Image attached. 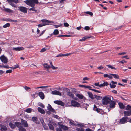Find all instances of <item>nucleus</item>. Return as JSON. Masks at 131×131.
<instances>
[{
  "mask_svg": "<svg viewBox=\"0 0 131 131\" xmlns=\"http://www.w3.org/2000/svg\"><path fill=\"white\" fill-rule=\"evenodd\" d=\"M112 92L115 94H117V91L115 90H113L112 91Z\"/></svg>",
  "mask_w": 131,
  "mask_h": 131,
  "instance_id": "nucleus-64",
  "label": "nucleus"
},
{
  "mask_svg": "<svg viewBox=\"0 0 131 131\" xmlns=\"http://www.w3.org/2000/svg\"><path fill=\"white\" fill-rule=\"evenodd\" d=\"M4 10L6 12H8L9 13L11 12L12 11V10L10 9L9 8H4Z\"/></svg>",
  "mask_w": 131,
  "mask_h": 131,
  "instance_id": "nucleus-37",
  "label": "nucleus"
},
{
  "mask_svg": "<svg viewBox=\"0 0 131 131\" xmlns=\"http://www.w3.org/2000/svg\"><path fill=\"white\" fill-rule=\"evenodd\" d=\"M89 79V78H88L87 77H85L83 79V80L84 81H85L88 80Z\"/></svg>",
  "mask_w": 131,
  "mask_h": 131,
  "instance_id": "nucleus-54",
  "label": "nucleus"
},
{
  "mask_svg": "<svg viewBox=\"0 0 131 131\" xmlns=\"http://www.w3.org/2000/svg\"><path fill=\"white\" fill-rule=\"evenodd\" d=\"M92 90L94 91V92H96L99 93H101V92L99 90H97L95 89H92Z\"/></svg>",
  "mask_w": 131,
  "mask_h": 131,
  "instance_id": "nucleus-47",
  "label": "nucleus"
},
{
  "mask_svg": "<svg viewBox=\"0 0 131 131\" xmlns=\"http://www.w3.org/2000/svg\"><path fill=\"white\" fill-rule=\"evenodd\" d=\"M119 105L120 108L123 109L124 108V105L122 103H119Z\"/></svg>",
  "mask_w": 131,
  "mask_h": 131,
  "instance_id": "nucleus-30",
  "label": "nucleus"
},
{
  "mask_svg": "<svg viewBox=\"0 0 131 131\" xmlns=\"http://www.w3.org/2000/svg\"><path fill=\"white\" fill-rule=\"evenodd\" d=\"M79 86L80 87H84L85 88H86V86H85V85H79Z\"/></svg>",
  "mask_w": 131,
  "mask_h": 131,
  "instance_id": "nucleus-60",
  "label": "nucleus"
},
{
  "mask_svg": "<svg viewBox=\"0 0 131 131\" xmlns=\"http://www.w3.org/2000/svg\"><path fill=\"white\" fill-rule=\"evenodd\" d=\"M51 111H47L46 112V113L50 115L51 114Z\"/></svg>",
  "mask_w": 131,
  "mask_h": 131,
  "instance_id": "nucleus-62",
  "label": "nucleus"
},
{
  "mask_svg": "<svg viewBox=\"0 0 131 131\" xmlns=\"http://www.w3.org/2000/svg\"><path fill=\"white\" fill-rule=\"evenodd\" d=\"M104 86H107L108 85H109V84L108 82H104Z\"/></svg>",
  "mask_w": 131,
  "mask_h": 131,
  "instance_id": "nucleus-53",
  "label": "nucleus"
},
{
  "mask_svg": "<svg viewBox=\"0 0 131 131\" xmlns=\"http://www.w3.org/2000/svg\"><path fill=\"white\" fill-rule=\"evenodd\" d=\"M24 48L22 47H18L16 48H13V50H15L16 51H20L24 50Z\"/></svg>",
  "mask_w": 131,
  "mask_h": 131,
  "instance_id": "nucleus-15",
  "label": "nucleus"
},
{
  "mask_svg": "<svg viewBox=\"0 0 131 131\" xmlns=\"http://www.w3.org/2000/svg\"><path fill=\"white\" fill-rule=\"evenodd\" d=\"M126 53L125 52H122V53H118V54L120 55H124L126 54Z\"/></svg>",
  "mask_w": 131,
  "mask_h": 131,
  "instance_id": "nucleus-59",
  "label": "nucleus"
},
{
  "mask_svg": "<svg viewBox=\"0 0 131 131\" xmlns=\"http://www.w3.org/2000/svg\"><path fill=\"white\" fill-rule=\"evenodd\" d=\"M64 24L65 27H67L69 26V24L67 23H64Z\"/></svg>",
  "mask_w": 131,
  "mask_h": 131,
  "instance_id": "nucleus-57",
  "label": "nucleus"
},
{
  "mask_svg": "<svg viewBox=\"0 0 131 131\" xmlns=\"http://www.w3.org/2000/svg\"><path fill=\"white\" fill-rule=\"evenodd\" d=\"M76 125H78L79 127H83V125L81 124H77Z\"/></svg>",
  "mask_w": 131,
  "mask_h": 131,
  "instance_id": "nucleus-55",
  "label": "nucleus"
},
{
  "mask_svg": "<svg viewBox=\"0 0 131 131\" xmlns=\"http://www.w3.org/2000/svg\"><path fill=\"white\" fill-rule=\"evenodd\" d=\"M90 27L88 26H86L84 28V29L85 30H87L90 29Z\"/></svg>",
  "mask_w": 131,
  "mask_h": 131,
  "instance_id": "nucleus-52",
  "label": "nucleus"
},
{
  "mask_svg": "<svg viewBox=\"0 0 131 131\" xmlns=\"http://www.w3.org/2000/svg\"><path fill=\"white\" fill-rule=\"evenodd\" d=\"M50 63L51 65V67L49 65H48L47 63L44 64L43 65L44 66L45 68H46L47 70H49L51 67L52 69L53 70H55L58 69V67H55L53 65L52 63V62H50Z\"/></svg>",
  "mask_w": 131,
  "mask_h": 131,
  "instance_id": "nucleus-6",
  "label": "nucleus"
},
{
  "mask_svg": "<svg viewBox=\"0 0 131 131\" xmlns=\"http://www.w3.org/2000/svg\"><path fill=\"white\" fill-rule=\"evenodd\" d=\"M38 95L42 99H43L45 97L44 94L43 92H42L38 93Z\"/></svg>",
  "mask_w": 131,
  "mask_h": 131,
  "instance_id": "nucleus-17",
  "label": "nucleus"
},
{
  "mask_svg": "<svg viewBox=\"0 0 131 131\" xmlns=\"http://www.w3.org/2000/svg\"><path fill=\"white\" fill-rule=\"evenodd\" d=\"M51 93L53 95H56L60 96H61V94L60 92L59 91L56 90L52 91L51 92Z\"/></svg>",
  "mask_w": 131,
  "mask_h": 131,
  "instance_id": "nucleus-14",
  "label": "nucleus"
},
{
  "mask_svg": "<svg viewBox=\"0 0 131 131\" xmlns=\"http://www.w3.org/2000/svg\"><path fill=\"white\" fill-rule=\"evenodd\" d=\"M0 59L4 64L7 63L8 62V59L4 55H3L0 57Z\"/></svg>",
  "mask_w": 131,
  "mask_h": 131,
  "instance_id": "nucleus-9",
  "label": "nucleus"
},
{
  "mask_svg": "<svg viewBox=\"0 0 131 131\" xmlns=\"http://www.w3.org/2000/svg\"><path fill=\"white\" fill-rule=\"evenodd\" d=\"M54 102L55 104L62 106H63L64 105V103L63 102L61 101L56 100L54 101Z\"/></svg>",
  "mask_w": 131,
  "mask_h": 131,
  "instance_id": "nucleus-13",
  "label": "nucleus"
},
{
  "mask_svg": "<svg viewBox=\"0 0 131 131\" xmlns=\"http://www.w3.org/2000/svg\"><path fill=\"white\" fill-rule=\"evenodd\" d=\"M20 11L24 13H26L27 12V8L23 6H20L19 7Z\"/></svg>",
  "mask_w": 131,
  "mask_h": 131,
  "instance_id": "nucleus-12",
  "label": "nucleus"
},
{
  "mask_svg": "<svg viewBox=\"0 0 131 131\" xmlns=\"http://www.w3.org/2000/svg\"><path fill=\"white\" fill-rule=\"evenodd\" d=\"M94 85L96 86H97L99 87V83L97 82V83H95L94 84Z\"/></svg>",
  "mask_w": 131,
  "mask_h": 131,
  "instance_id": "nucleus-61",
  "label": "nucleus"
},
{
  "mask_svg": "<svg viewBox=\"0 0 131 131\" xmlns=\"http://www.w3.org/2000/svg\"><path fill=\"white\" fill-rule=\"evenodd\" d=\"M69 123L72 126H77V125H76L77 124H75L74 122L72 120H71L70 121Z\"/></svg>",
  "mask_w": 131,
  "mask_h": 131,
  "instance_id": "nucleus-29",
  "label": "nucleus"
},
{
  "mask_svg": "<svg viewBox=\"0 0 131 131\" xmlns=\"http://www.w3.org/2000/svg\"><path fill=\"white\" fill-rule=\"evenodd\" d=\"M19 131H26V129L22 127L19 129Z\"/></svg>",
  "mask_w": 131,
  "mask_h": 131,
  "instance_id": "nucleus-41",
  "label": "nucleus"
},
{
  "mask_svg": "<svg viewBox=\"0 0 131 131\" xmlns=\"http://www.w3.org/2000/svg\"><path fill=\"white\" fill-rule=\"evenodd\" d=\"M38 110L39 112L42 114H44L45 113L44 110L43 109H42L40 107H38Z\"/></svg>",
  "mask_w": 131,
  "mask_h": 131,
  "instance_id": "nucleus-22",
  "label": "nucleus"
},
{
  "mask_svg": "<svg viewBox=\"0 0 131 131\" xmlns=\"http://www.w3.org/2000/svg\"><path fill=\"white\" fill-rule=\"evenodd\" d=\"M88 94L90 98L92 99H94V96L93 95V94L91 92H88Z\"/></svg>",
  "mask_w": 131,
  "mask_h": 131,
  "instance_id": "nucleus-26",
  "label": "nucleus"
},
{
  "mask_svg": "<svg viewBox=\"0 0 131 131\" xmlns=\"http://www.w3.org/2000/svg\"><path fill=\"white\" fill-rule=\"evenodd\" d=\"M109 85L111 88H113L116 87V86L115 85L111 84V83L109 84Z\"/></svg>",
  "mask_w": 131,
  "mask_h": 131,
  "instance_id": "nucleus-44",
  "label": "nucleus"
},
{
  "mask_svg": "<svg viewBox=\"0 0 131 131\" xmlns=\"http://www.w3.org/2000/svg\"><path fill=\"white\" fill-rule=\"evenodd\" d=\"M116 102L112 100L109 103V107L110 109H113L115 107Z\"/></svg>",
  "mask_w": 131,
  "mask_h": 131,
  "instance_id": "nucleus-10",
  "label": "nucleus"
},
{
  "mask_svg": "<svg viewBox=\"0 0 131 131\" xmlns=\"http://www.w3.org/2000/svg\"><path fill=\"white\" fill-rule=\"evenodd\" d=\"M24 89L26 91H28L29 89H30L31 88L29 87H28L26 86L24 87Z\"/></svg>",
  "mask_w": 131,
  "mask_h": 131,
  "instance_id": "nucleus-46",
  "label": "nucleus"
},
{
  "mask_svg": "<svg viewBox=\"0 0 131 131\" xmlns=\"http://www.w3.org/2000/svg\"><path fill=\"white\" fill-rule=\"evenodd\" d=\"M59 34V31L57 29H55L53 32V34L55 35H57Z\"/></svg>",
  "mask_w": 131,
  "mask_h": 131,
  "instance_id": "nucleus-35",
  "label": "nucleus"
},
{
  "mask_svg": "<svg viewBox=\"0 0 131 131\" xmlns=\"http://www.w3.org/2000/svg\"><path fill=\"white\" fill-rule=\"evenodd\" d=\"M86 13L90 15V16H92L93 15V13L92 12L90 11H87L86 12Z\"/></svg>",
  "mask_w": 131,
  "mask_h": 131,
  "instance_id": "nucleus-43",
  "label": "nucleus"
},
{
  "mask_svg": "<svg viewBox=\"0 0 131 131\" xmlns=\"http://www.w3.org/2000/svg\"><path fill=\"white\" fill-rule=\"evenodd\" d=\"M126 109L127 110L124 111V115L126 116H130L131 115V106L127 105L126 108Z\"/></svg>",
  "mask_w": 131,
  "mask_h": 131,
  "instance_id": "nucleus-3",
  "label": "nucleus"
},
{
  "mask_svg": "<svg viewBox=\"0 0 131 131\" xmlns=\"http://www.w3.org/2000/svg\"><path fill=\"white\" fill-rule=\"evenodd\" d=\"M72 105L74 107H79L80 105V104L78 102H77L74 100H72L71 101Z\"/></svg>",
  "mask_w": 131,
  "mask_h": 131,
  "instance_id": "nucleus-11",
  "label": "nucleus"
},
{
  "mask_svg": "<svg viewBox=\"0 0 131 131\" xmlns=\"http://www.w3.org/2000/svg\"><path fill=\"white\" fill-rule=\"evenodd\" d=\"M8 3L12 7H17V5L14 3L16 4L19 3V1L18 0H7Z\"/></svg>",
  "mask_w": 131,
  "mask_h": 131,
  "instance_id": "nucleus-5",
  "label": "nucleus"
},
{
  "mask_svg": "<svg viewBox=\"0 0 131 131\" xmlns=\"http://www.w3.org/2000/svg\"><path fill=\"white\" fill-rule=\"evenodd\" d=\"M32 119L33 121L37 124L39 123V122L38 120V119L37 117H33L32 118Z\"/></svg>",
  "mask_w": 131,
  "mask_h": 131,
  "instance_id": "nucleus-19",
  "label": "nucleus"
},
{
  "mask_svg": "<svg viewBox=\"0 0 131 131\" xmlns=\"http://www.w3.org/2000/svg\"><path fill=\"white\" fill-rule=\"evenodd\" d=\"M128 118L126 117H124L120 119L118 122V124H120L126 123L127 122V120Z\"/></svg>",
  "mask_w": 131,
  "mask_h": 131,
  "instance_id": "nucleus-7",
  "label": "nucleus"
},
{
  "mask_svg": "<svg viewBox=\"0 0 131 131\" xmlns=\"http://www.w3.org/2000/svg\"><path fill=\"white\" fill-rule=\"evenodd\" d=\"M94 98H96L97 100H101L102 99V97H101L96 95H94Z\"/></svg>",
  "mask_w": 131,
  "mask_h": 131,
  "instance_id": "nucleus-34",
  "label": "nucleus"
},
{
  "mask_svg": "<svg viewBox=\"0 0 131 131\" xmlns=\"http://www.w3.org/2000/svg\"><path fill=\"white\" fill-rule=\"evenodd\" d=\"M24 2L26 4L31 7H34L35 4H37L39 3L38 0H26Z\"/></svg>",
  "mask_w": 131,
  "mask_h": 131,
  "instance_id": "nucleus-1",
  "label": "nucleus"
},
{
  "mask_svg": "<svg viewBox=\"0 0 131 131\" xmlns=\"http://www.w3.org/2000/svg\"><path fill=\"white\" fill-rule=\"evenodd\" d=\"M46 50V48H43L41 49L40 52H45Z\"/></svg>",
  "mask_w": 131,
  "mask_h": 131,
  "instance_id": "nucleus-51",
  "label": "nucleus"
},
{
  "mask_svg": "<svg viewBox=\"0 0 131 131\" xmlns=\"http://www.w3.org/2000/svg\"><path fill=\"white\" fill-rule=\"evenodd\" d=\"M61 128L60 127H57L56 128V131H62Z\"/></svg>",
  "mask_w": 131,
  "mask_h": 131,
  "instance_id": "nucleus-49",
  "label": "nucleus"
},
{
  "mask_svg": "<svg viewBox=\"0 0 131 131\" xmlns=\"http://www.w3.org/2000/svg\"><path fill=\"white\" fill-rule=\"evenodd\" d=\"M76 96L77 97L80 99H82L84 97V96L82 94H77Z\"/></svg>",
  "mask_w": 131,
  "mask_h": 131,
  "instance_id": "nucleus-25",
  "label": "nucleus"
},
{
  "mask_svg": "<svg viewBox=\"0 0 131 131\" xmlns=\"http://www.w3.org/2000/svg\"><path fill=\"white\" fill-rule=\"evenodd\" d=\"M12 72V70H9L6 71V73H10Z\"/></svg>",
  "mask_w": 131,
  "mask_h": 131,
  "instance_id": "nucleus-50",
  "label": "nucleus"
},
{
  "mask_svg": "<svg viewBox=\"0 0 131 131\" xmlns=\"http://www.w3.org/2000/svg\"><path fill=\"white\" fill-rule=\"evenodd\" d=\"M111 74L112 75L115 79H119V76L117 74Z\"/></svg>",
  "mask_w": 131,
  "mask_h": 131,
  "instance_id": "nucleus-32",
  "label": "nucleus"
},
{
  "mask_svg": "<svg viewBox=\"0 0 131 131\" xmlns=\"http://www.w3.org/2000/svg\"><path fill=\"white\" fill-rule=\"evenodd\" d=\"M107 66H108V67L109 68H110L111 69H116L115 68V67H113V66H112L111 65H106Z\"/></svg>",
  "mask_w": 131,
  "mask_h": 131,
  "instance_id": "nucleus-42",
  "label": "nucleus"
},
{
  "mask_svg": "<svg viewBox=\"0 0 131 131\" xmlns=\"http://www.w3.org/2000/svg\"><path fill=\"white\" fill-rule=\"evenodd\" d=\"M32 109L30 108L27 109L25 110V112L28 113H31L32 111Z\"/></svg>",
  "mask_w": 131,
  "mask_h": 131,
  "instance_id": "nucleus-33",
  "label": "nucleus"
},
{
  "mask_svg": "<svg viewBox=\"0 0 131 131\" xmlns=\"http://www.w3.org/2000/svg\"><path fill=\"white\" fill-rule=\"evenodd\" d=\"M97 68V69H99V70H101V69H103V66H99V67H98Z\"/></svg>",
  "mask_w": 131,
  "mask_h": 131,
  "instance_id": "nucleus-63",
  "label": "nucleus"
},
{
  "mask_svg": "<svg viewBox=\"0 0 131 131\" xmlns=\"http://www.w3.org/2000/svg\"><path fill=\"white\" fill-rule=\"evenodd\" d=\"M7 128L6 126H3L1 127L0 130L1 131H6L7 130Z\"/></svg>",
  "mask_w": 131,
  "mask_h": 131,
  "instance_id": "nucleus-27",
  "label": "nucleus"
},
{
  "mask_svg": "<svg viewBox=\"0 0 131 131\" xmlns=\"http://www.w3.org/2000/svg\"><path fill=\"white\" fill-rule=\"evenodd\" d=\"M90 38V37L85 36V37H83L82 39H80L79 41H84L86 39H87L89 38Z\"/></svg>",
  "mask_w": 131,
  "mask_h": 131,
  "instance_id": "nucleus-23",
  "label": "nucleus"
},
{
  "mask_svg": "<svg viewBox=\"0 0 131 131\" xmlns=\"http://www.w3.org/2000/svg\"><path fill=\"white\" fill-rule=\"evenodd\" d=\"M58 125L59 127H60L63 130L66 131L68 130V127L66 126L63 125L61 122H59L58 123Z\"/></svg>",
  "mask_w": 131,
  "mask_h": 131,
  "instance_id": "nucleus-8",
  "label": "nucleus"
},
{
  "mask_svg": "<svg viewBox=\"0 0 131 131\" xmlns=\"http://www.w3.org/2000/svg\"><path fill=\"white\" fill-rule=\"evenodd\" d=\"M67 95L69 96L70 97H71L72 98H74V94L72 93L71 92H67Z\"/></svg>",
  "mask_w": 131,
  "mask_h": 131,
  "instance_id": "nucleus-24",
  "label": "nucleus"
},
{
  "mask_svg": "<svg viewBox=\"0 0 131 131\" xmlns=\"http://www.w3.org/2000/svg\"><path fill=\"white\" fill-rule=\"evenodd\" d=\"M15 127L17 126L18 128H19L21 127V124L20 122H16L15 123Z\"/></svg>",
  "mask_w": 131,
  "mask_h": 131,
  "instance_id": "nucleus-21",
  "label": "nucleus"
},
{
  "mask_svg": "<svg viewBox=\"0 0 131 131\" xmlns=\"http://www.w3.org/2000/svg\"><path fill=\"white\" fill-rule=\"evenodd\" d=\"M19 67V66L17 64H16V65H15L14 67H10L11 68H12L13 69H16L17 68H18Z\"/></svg>",
  "mask_w": 131,
  "mask_h": 131,
  "instance_id": "nucleus-45",
  "label": "nucleus"
},
{
  "mask_svg": "<svg viewBox=\"0 0 131 131\" xmlns=\"http://www.w3.org/2000/svg\"><path fill=\"white\" fill-rule=\"evenodd\" d=\"M32 7L31 8L29 9H28V10L30 11H35V12H36L37 10H35V8L34 7Z\"/></svg>",
  "mask_w": 131,
  "mask_h": 131,
  "instance_id": "nucleus-40",
  "label": "nucleus"
},
{
  "mask_svg": "<svg viewBox=\"0 0 131 131\" xmlns=\"http://www.w3.org/2000/svg\"><path fill=\"white\" fill-rule=\"evenodd\" d=\"M78 131H84V129L82 128H78L76 129Z\"/></svg>",
  "mask_w": 131,
  "mask_h": 131,
  "instance_id": "nucleus-39",
  "label": "nucleus"
},
{
  "mask_svg": "<svg viewBox=\"0 0 131 131\" xmlns=\"http://www.w3.org/2000/svg\"><path fill=\"white\" fill-rule=\"evenodd\" d=\"M94 110L97 112H98L99 113L100 112V111H101V110L100 109H99L97 108L95 109H94Z\"/></svg>",
  "mask_w": 131,
  "mask_h": 131,
  "instance_id": "nucleus-56",
  "label": "nucleus"
},
{
  "mask_svg": "<svg viewBox=\"0 0 131 131\" xmlns=\"http://www.w3.org/2000/svg\"><path fill=\"white\" fill-rule=\"evenodd\" d=\"M70 54V53H66L65 54H63L62 53H60L56 56V57H61L63 56H68Z\"/></svg>",
  "mask_w": 131,
  "mask_h": 131,
  "instance_id": "nucleus-18",
  "label": "nucleus"
},
{
  "mask_svg": "<svg viewBox=\"0 0 131 131\" xmlns=\"http://www.w3.org/2000/svg\"><path fill=\"white\" fill-rule=\"evenodd\" d=\"M10 26V24L9 23H8L4 25L3 27L4 28H6L9 26Z\"/></svg>",
  "mask_w": 131,
  "mask_h": 131,
  "instance_id": "nucleus-31",
  "label": "nucleus"
},
{
  "mask_svg": "<svg viewBox=\"0 0 131 131\" xmlns=\"http://www.w3.org/2000/svg\"><path fill=\"white\" fill-rule=\"evenodd\" d=\"M9 125L12 128H15V125L14 124L11 122L9 123Z\"/></svg>",
  "mask_w": 131,
  "mask_h": 131,
  "instance_id": "nucleus-28",
  "label": "nucleus"
},
{
  "mask_svg": "<svg viewBox=\"0 0 131 131\" xmlns=\"http://www.w3.org/2000/svg\"><path fill=\"white\" fill-rule=\"evenodd\" d=\"M53 124V126L56 127L57 126V125L54 122H51Z\"/></svg>",
  "mask_w": 131,
  "mask_h": 131,
  "instance_id": "nucleus-58",
  "label": "nucleus"
},
{
  "mask_svg": "<svg viewBox=\"0 0 131 131\" xmlns=\"http://www.w3.org/2000/svg\"><path fill=\"white\" fill-rule=\"evenodd\" d=\"M49 129L52 130H53L54 129V128L53 126V124H52L51 122H50L48 124Z\"/></svg>",
  "mask_w": 131,
  "mask_h": 131,
  "instance_id": "nucleus-20",
  "label": "nucleus"
},
{
  "mask_svg": "<svg viewBox=\"0 0 131 131\" xmlns=\"http://www.w3.org/2000/svg\"><path fill=\"white\" fill-rule=\"evenodd\" d=\"M113 98L112 96H106L102 99V102L104 105H107L113 100Z\"/></svg>",
  "mask_w": 131,
  "mask_h": 131,
  "instance_id": "nucleus-2",
  "label": "nucleus"
},
{
  "mask_svg": "<svg viewBox=\"0 0 131 131\" xmlns=\"http://www.w3.org/2000/svg\"><path fill=\"white\" fill-rule=\"evenodd\" d=\"M41 21L42 23H45L41 24L38 25V26L39 27H42L43 26L49 25V23H53L52 21H49L46 19H42L41 20Z\"/></svg>",
  "mask_w": 131,
  "mask_h": 131,
  "instance_id": "nucleus-4",
  "label": "nucleus"
},
{
  "mask_svg": "<svg viewBox=\"0 0 131 131\" xmlns=\"http://www.w3.org/2000/svg\"><path fill=\"white\" fill-rule=\"evenodd\" d=\"M23 124L24 126L25 127H27L28 126V124H27V122L26 121H24Z\"/></svg>",
  "mask_w": 131,
  "mask_h": 131,
  "instance_id": "nucleus-36",
  "label": "nucleus"
},
{
  "mask_svg": "<svg viewBox=\"0 0 131 131\" xmlns=\"http://www.w3.org/2000/svg\"><path fill=\"white\" fill-rule=\"evenodd\" d=\"M62 25V24H60L59 25H55L54 26L56 28H57L58 27L61 26Z\"/></svg>",
  "mask_w": 131,
  "mask_h": 131,
  "instance_id": "nucleus-48",
  "label": "nucleus"
},
{
  "mask_svg": "<svg viewBox=\"0 0 131 131\" xmlns=\"http://www.w3.org/2000/svg\"><path fill=\"white\" fill-rule=\"evenodd\" d=\"M38 105L42 108H44L45 107L44 105L41 103H39L38 104Z\"/></svg>",
  "mask_w": 131,
  "mask_h": 131,
  "instance_id": "nucleus-38",
  "label": "nucleus"
},
{
  "mask_svg": "<svg viewBox=\"0 0 131 131\" xmlns=\"http://www.w3.org/2000/svg\"><path fill=\"white\" fill-rule=\"evenodd\" d=\"M47 109L48 110L51 111V112H55V110L54 109H53L51 106L49 104H48V106L47 107Z\"/></svg>",
  "mask_w": 131,
  "mask_h": 131,
  "instance_id": "nucleus-16",
  "label": "nucleus"
}]
</instances>
